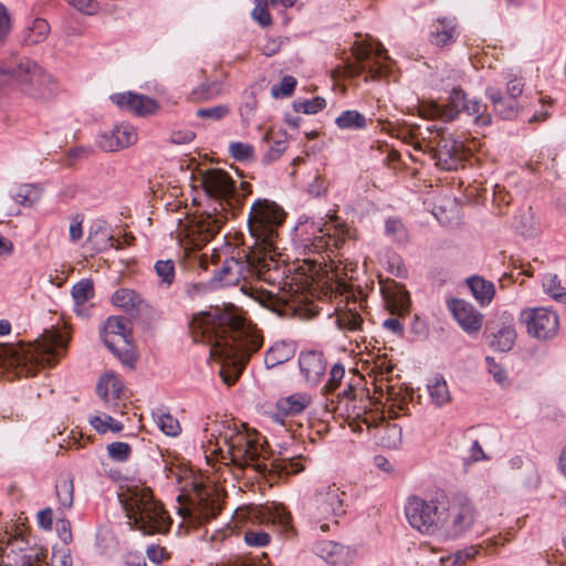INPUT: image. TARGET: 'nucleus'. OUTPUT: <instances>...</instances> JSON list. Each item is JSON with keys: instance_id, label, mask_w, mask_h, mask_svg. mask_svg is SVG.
Returning a JSON list of instances; mask_svg holds the SVG:
<instances>
[{"instance_id": "obj_1", "label": "nucleus", "mask_w": 566, "mask_h": 566, "mask_svg": "<svg viewBox=\"0 0 566 566\" xmlns=\"http://www.w3.org/2000/svg\"><path fill=\"white\" fill-rule=\"evenodd\" d=\"M188 326L193 342L210 345V355L222 364L220 376L229 386L235 384L251 355L263 345V338L249 333L233 308L211 307L193 315Z\"/></svg>"}, {"instance_id": "obj_2", "label": "nucleus", "mask_w": 566, "mask_h": 566, "mask_svg": "<svg viewBox=\"0 0 566 566\" xmlns=\"http://www.w3.org/2000/svg\"><path fill=\"white\" fill-rule=\"evenodd\" d=\"M119 500L130 528L147 535L169 532L172 521L163 505L154 499L150 488L130 486L125 494L119 496Z\"/></svg>"}, {"instance_id": "obj_3", "label": "nucleus", "mask_w": 566, "mask_h": 566, "mask_svg": "<svg viewBox=\"0 0 566 566\" xmlns=\"http://www.w3.org/2000/svg\"><path fill=\"white\" fill-rule=\"evenodd\" d=\"M244 270L250 275L270 285H279L285 274L284 268L273 256L265 259L256 253V250L251 249L245 254L244 261H239L235 258L226 259L222 265L213 272L209 280V286L212 290H218L235 285L243 276Z\"/></svg>"}, {"instance_id": "obj_4", "label": "nucleus", "mask_w": 566, "mask_h": 566, "mask_svg": "<svg viewBox=\"0 0 566 566\" xmlns=\"http://www.w3.org/2000/svg\"><path fill=\"white\" fill-rule=\"evenodd\" d=\"M285 212L273 201L258 199L251 207L248 227L254 244L251 248L256 253L269 259L274 251L277 228L284 222Z\"/></svg>"}, {"instance_id": "obj_5", "label": "nucleus", "mask_w": 566, "mask_h": 566, "mask_svg": "<svg viewBox=\"0 0 566 566\" xmlns=\"http://www.w3.org/2000/svg\"><path fill=\"white\" fill-rule=\"evenodd\" d=\"M65 349L66 342L60 333L46 332L33 345L29 346L21 356L12 359L18 365H23L22 371L29 377L35 375L38 367L55 366L64 355Z\"/></svg>"}, {"instance_id": "obj_6", "label": "nucleus", "mask_w": 566, "mask_h": 566, "mask_svg": "<svg viewBox=\"0 0 566 566\" xmlns=\"http://www.w3.org/2000/svg\"><path fill=\"white\" fill-rule=\"evenodd\" d=\"M446 511H448V501L444 495L428 501L413 495L405 505V514L411 527L428 535L440 533L446 520Z\"/></svg>"}, {"instance_id": "obj_7", "label": "nucleus", "mask_w": 566, "mask_h": 566, "mask_svg": "<svg viewBox=\"0 0 566 566\" xmlns=\"http://www.w3.org/2000/svg\"><path fill=\"white\" fill-rule=\"evenodd\" d=\"M343 492L336 484L322 486L306 504V512L311 521L319 524L322 532L329 530L328 521L337 525V518L346 513Z\"/></svg>"}, {"instance_id": "obj_8", "label": "nucleus", "mask_w": 566, "mask_h": 566, "mask_svg": "<svg viewBox=\"0 0 566 566\" xmlns=\"http://www.w3.org/2000/svg\"><path fill=\"white\" fill-rule=\"evenodd\" d=\"M104 345L126 366L133 367L136 355L133 346L132 322L124 316L106 319L102 333Z\"/></svg>"}, {"instance_id": "obj_9", "label": "nucleus", "mask_w": 566, "mask_h": 566, "mask_svg": "<svg viewBox=\"0 0 566 566\" xmlns=\"http://www.w3.org/2000/svg\"><path fill=\"white\" fill-rule=\"evenodd\" d=\"M228 446L231 462L240 468H253L260 473L266 471V464L260 462L262 446L249 433L233 430L223 436Z\"/></svg>"}, {"instance_id": "obj_10", "label": "nucleus", "mask_w": 566, "mask_h": 566, "mask_svg": "<svg viewBox=\"0 0 566 566\" xmlns=\"http://www.w3.org/2000/svg\"><path fill=\"white\" fill-rule=\"evenodd\" d=\"M476 510L465 495L453 497L452 504H448L446 520L440 533L448 538H457L471 530L475 522Z\"/></svg>"}, {"instance_id": "obj_11", "label": "nucleus", "mask_w": 566, "mask_h": 566, "mask_svg": "<svg viewBox=\"0 0 566 566\" xmlns=\"http://www.w3.org/2000/svg\"><path fill=\"white\" fill-rule=\"evenodd\" d=\"M10 73L22 85V90L33 97H46L52 91L51 76L29 59L21 60Z\"/></svg>"}, {"instance_id": "obj_12", "label": "nucleus", "mask_w": 566, "mask_h": 566, "mask_svg": "<svg viewBox=\"0 0 566 566\" xmlns=\"http://www.w3.org/2000/svg\"><path fill=\"white\" fill-rule=\"evenodd\" d=\"M200 182L206 195L218 201L223 210L226 206H232L237 188L235 181L227 171L220 168L208 169L202 172Z\"/></svg>"}, {"instance_id": "obj_13", "label": "nucleus", "mask_w": 566, "mask_h": 566, "mask_svg": "<svg viewBox=\"0 0 566 566\" xmlns=\"http://www.w3.org/2000/svg\"><path fill=\"white\" fill-rule=\"evenodd\" d=\"M521 321L526 325L528 334L537 339H551L558 333L557 313L545 307L524 310Z\"/></svg>"}, {"instance_id": "obj_14", "label": "nucleus", "mask_w": 566, "mask_h": 566, "mask_svg": "<svg viewBox=\"0 0 566 566\" xmlns=\"http://www.w3.org/2000/svg\"><path fill=\"white\" fill-rule=\"evenodd\" d=\"M485 337L492 349L501 353L511 350L516 339L513 316L503 312L496 319L488 322Z\"/></svg>"}, {"instance_id": "obj_15", "label": "nucleus", "mask_w": 566, "mask_h": 566, "mask_svg": "<svg viewBox=\"0 0 566 566\" xmlns=\"http://www.w3.org/2000/svg\"><path fill=\"white\" fill-rule=\"evenodd\" d=\"M355 57L357 63L353 66V73L355 75L367 73L371 78H378L385 72V66L378 61V59H389L387 50L380 43H378L376 49L371 45H361L357 48L355 51Z\"/></svg>"}, {"instance_id": "obj_16", "label": "nucleus", "mask_w": 566, "mask_h": 566, "mask_svg": "<svg viewBox=\"0 0 566 566\" xmlns=\"http://www.w3.org/2000/svg\"><path fill=\"white\" fill-rule=\"evenodd\" d=\"M431 143V155L437 160V165L446 170L457 169L460 164V147L451 135L438 133Z\"/></svg>"}, {"instance_id": "obj_17", "label": "nucleus", "mask_w": 566, "mask_h": 566, "mask_svg": "<svg viewBox=\"0 0 566 566\" xmlns=\"http://www.w3.org/2000/svg\"><path fill=\"white\" fill-rule=\"evenodd\" d=\"M97 145L104 151H117L137 142V133L129 124H118L97 136Z\"/></svg>"}, {"instance_id": "obj_18", "label": "nucleus", "mask_w": 566, "mask_h": 566, "mask_svg": "<svg viewBox=\"0 0 566 566\" xmlns=\"http://www.w3.org/2000/svg\"><path fill=\"white\" fill-rule=\"evenodd\" d=\"M111 99L120 109L132 112L137 116L153 115L159 108V104L156 99L133 92L113 94Z\"/></svg>"}, {"instance_id": "obj_19", "label": "nucleus", "mask_w": 566, "mask_h": 566, "mask_svg": "<svg viewBox=\"0 0 566 566\" xmlns=\"http://www.w3.org/2000/svg\"><path fill=\"white\" fill-rule=\"evenodd\" d=\"M314 553L326 563L334 566H347L356 558V549L334 541H318Z\"/></svg>"}, {"instance_id": "obj_20", "label": "nucleus", "mask_w": 566, "mask_h": 566, "mask_svg": "<svg viewBox=\"0 0 566 566\" xmlns=\"http://www.w3.org/2000/svg\"><path fill=\"white\" fill-rule=\"evenodd\" d=\"M449 308L467 333H476L482 327L483 315L472 304L460 298H453L449 302Z\"/></svg>"}, {"instance_id": "obj_21", "label": "nucleus", "mask_w": 566, "mask_h": 566, "mask_svg": "<svg viewBox=\"0 0 566 566\" xmlns=\"http://www.w3.org/2000/svg\"><path fill=\"white\" fill-rule=\"evenodd\" d=\"M298 366L301 374L311 385L318 384L326 371L324 355L316 350L301 353L298 357Z\"/></svg>"}, {"instance_id": "obj_22", "label": "nucleus", "mask_w": 566, "mask_h": 566, "mask_svg": "<svg viewBox=\"0 0 566 566\" xmlns=\"http://www.w3.org/2000/svg\"><path fill=\"white\" fill-rule=\"evenodd\" d=\"M459 36L454 19L440 18L431 25L429 41L438 48H444L455 42Z\"/></svg>"}, {"instance_id": "obj_23", "label": "nucleus", "mask_w": 566, "mask_h": 566, "mask_svg": "<svg viewBox=\"0 0 566 566\" xmlns=\"http://www.w3.org/2000/svg\"><path fill=\"white\" fill-rule=\"evenodd\" d=\"M485 95L491 101L495 114L502 119H513L517 116V101L505 97L500 88L486 87Z\"/></svg>"}, {"instance_id": "obj_24", "label": "nucleus", "mask_w": 566, "mask_h": 566, "mask_svg": "<svg viewBox=\"0 0 566 566\" xmlns=\"http://www.w3.org/2000/svg\"><path fill=\"white\" fill-rule=\"evenodd\" d=\"M470 99L465 92L460 87H453L448 97V103L439 107L440 116L446 122L454 120L461 112H465Z\"/></svg>"}, {"instance_id": "obj_25", "label": "nucleus", "mask_w": 566, "mask_h": 566, "mask_svg": "<svg viewBox=\"0 0 566 566\" xmlns=\"http://www.w3.org/2000/svg\"><path fill=\"white\" fill-rule=\"evenodd\" d=\"M87 242L92 243L97 252L109 248L120 249L119 242L114 238L105 221H99L90 229Z\"/></svg>"}, {"instance_id": "obj_26", "label": "nucleus", "mask_w": 566, "mask_h": 566, "mask_svg": "<svg viewBox=\"0 0 566 566\" xmlns=\"http://www.w3.org/2000/svg\"><path fill=\"white\" fill-rule=\"evenodd\" d=\"M296 348L291 342H276L271 346L264 356V364L268 369L282 365L295 355Z\"/></svg>"}, {"instance_id": "obj_27", "label": "nucleus", "mask_w": 566, "mask_h": 566, "mask_svg": "<svg viewBox=\"0 0 566 566\" xmlns=\"http://www.w3.org/2000/svg\"><path fill=\"white\" fill-rule=\"evenodd\" d=\"M467 284L480 305L485 306L492 302L495 295V286L491 281L474 275L467 280Z\"/></svg>"}, {"instance_id": "obj_28", "label": "nucleus", "mask_w": 566, "mask_h": 566, "mask_svg": "<svg viewBox=\"0 0 566 566\" xmlns=\"http://www.w3.org/2000/svg\"><path fill=\"white\" fill-rule=\"evenodd\" d=\"M50 33V25L46 20L36 18L28 24L21 35L24 45H35L43 42Z\"/></svg>"}, {"instance_id": "obj_29", "label": "nucleus", "mask_w": 566, "mask_h": 566, "mask_svg": "<svg viewBox=\"0 0 566 566\" xmlns=\"http://www.w3.org/2000/svg\"><path fill=\"white\" fill-rule=\"evenodd\" d=\"M262 143L270 144L262 157V164L264 165H270L277 160L287 148L285 133L281 138L274 139L273 132L269 130L263 135Z\"/></svg>"}, {"instance_id": "obj_30", "label": "nucleus", "mask_w": 566, "mask_h": 566, "mask_svg": "<svg viewBox=\"0 0 566 566\" xmlns=\"http://www.w3.org/2000/svg\"><path fill=\"white\" fill-rule=\"evenodd\" d=\"M380 444L388 449H398L402 444V429L396 423L382 421L379 427Z\"/></svg>"}, {"instance_id": "obj_31", "label": "nucleus", "mask_w": 566, "mask_h": 566, "mask_svg": "<svg viewBox=\"0 0 566 566\" xmlns=\"http://www.w3.org/2000/svg\"><path fill=\"white\" fill-rule=\"evenodd\" d=\"M123 382L114 375L101 378L97 384V395L105 401L115 400L120 397L123 391Z\"/></svg>"}, {"instance_id": "obj_32", "label": "nucleus", "mask_w": 566, "mask_h": 566, "mask_svg": "<svg viewBox=\"0 0 566 566\" xmlns=\"http://www.w3.org/2000/svg\"><path fill=\"white\" fill-rule=\"evenodd\" d=\"M431 402L437 407H443L451 400L447 381L442 376H434L428 384Z\"/></svg>"}, {"instance_id": "obj_33", "label": "nucleus", "mask_w": 566, "mask_h": 566, "mask_svg": "<svg viewBox=\"0 0 566 566\" xmlns=\"http://www.w3.org/2000/svg\"><path fill=\"white\" fill-rule=\"evenodd\" d=\"M335 124L339 129L359 130L366 128L367 119L358 111L347 109L336 117Z\"/></svg>"}, {"instance_id": "obj_34", "label": "nucleus", "mask_w": 566, "mask_h": 566, "mask_svg": "<svg viewBox=\"0 0 566 566\" xmlns=\"http://www.w3.org/2000/svg\"><path fill=\"white\" fill-rule=\"evenodd\" d=\"M42 189L34 184H24L12 191V199L24 207H32L41 198Z\"/></svg>"}, {"instance_id": "obj_35", "label": "nucleus", "mask_w": 566, "mask_h": 566, "mask_svg": "<svg viewBox=\"0 0 566 566\" xmlns=\"http://www.w3.org/2000/svg\"><path fill=\"white\" fill-rule=\"evenodd\" d=\"M308 403L305 395L295 394L277 401V410L284 416H294L301 413Z\"/></svg>"}, {"instance_id": "obj_36", "label": "nucleus", "mask_w": 566, "mask_h": 566, "mask_svg": "<svg viewBox=\"0 0 566 566\" xmlns=\"http://www.w3.org/2000/svg\"><path fill=\"white\" fill-rule=\"evenodd\" d=\"M465 113L473 118L476 127H488L492 124V116L488 105L478 99H470Z\"/></svg>"}, {"instance_id": "obj_37", "label": "nucleus", "mask_w": 566, "mask_h": 566, "mask_svg": "<svg viewBox=\"0 0 566 566\" xmlns=\"http://www.w3.org/2000/svg\"><path fill=\"white\" fill-rule=\"evenodd\" d=\"M363 324V317L356 310L342 311L337 314L336 317V325L340 331H361Z\"/></svg>"}, {"instance_id": "obj_38", "label": "nucleus", "mask_w": 566, "mask_h": 566, "mask_svg": "<svg viewBox=\"0 0 566 566\" xmlns=\"http://www.w3.org/2000/svg\"><path fill=\"white\" fill-rule=\"evenodd\" d=\"M153 416L156 418V423L158 428L166 436L177 437L180 433V423L170 413L164 412L163 410L159 409L156 412H154Z\"/></svg>"}, {"instance_id": "obj_39", "label": "nucleus", "mask_w": 566, "mask_h": 566, "mask_svg": "<svg viewBox=\"0 0 566 566\" xmlns=\"http://www.w3.org/2000/svg\"><path fill=\"white\" fill-rule=\"evenodd\" d=\"M112 302L115 306L128 311L135 308L142 302V297L134 290L119 289L113 294Z\"/></svg>"}, {"instance_id": "obj_40", "label": "nucleus", "mask_w": 566, "mask_h": 566, "mask_svg": "<svg viewBox=\"0 0 566 566\" xmlns=\"http://www.w3.org/2000/svg\"><path fill=\"white\" fill-rule=\"evenodd\" d=\"M72 296L76 305H83L94 297V283L91 279H83L72 287Z\"/></svg>"}, {"instance_id": "obj_41", "label": "nucleus", "mask_w": 566, "mask_h": 566, "mask_svg": "<svg viewBox=\"0 0 566 566\" xmlns=\"http://www.w3.org/2000/svg\"><path fill=\"white\" fill-rule=\"evenodd\" d=\"M543 287L554 300L566 303V290L556 274H546L543 279Z\"/></svg>"}, {"instance_id": "obj_42", "label": "nucleus", "mask_w": 566, "mask_h": 566, "mask_svg": "<svg viewBox=\"0 0 566 566\" xmlns=\"http://www.w3.org/2000/svg\"><path fill=\"white\" fill-rule=\"evenodd\" d=\"M230 156L241 163H250L255 159L254 147L242 142H232L229 145Z\"/></svg>"}, {"instance_id": "obj_43", "label": "nucleus", "mask_w": 566, "mask_h": 566, "mask_svg": "<svg viewBox=\"0 0 566 566\" xmlns=\"http://www.w3.org/2000/svg\"><path fill=\"white\" fill-rule=\"evenodd\" d=\"M388 298L390 300L395 311L399 312V314L409 312L410 296L403 285L395 284V290L390 295H388Z\"/></svg>"}, {"instance_id": "obj_44", "label": "nucleus", "mask_w": 566, "mask_h": 566, "mask_svg": "<svg viewBox=\"0 0 566 566\" xmlns=\"http://www.w3.org/2000/svg\"><path fill=\"white\" fill-rule=\"evenodd\" d=\"M55 491L60 504L65 509H70L73 505V480L69 478L60 479L55 485Z\"/></svg>"}, {"instance_id": "obj_45", "label": "nucleus", "mask_w": 566, "mask_h": 566, "mask_svg": "<svg viewBox=\"0 0 566 566\" xmlns=\"http://www.w3.org/2000/svg\"><path fill=\"white\" fill-rule=\"evenodd\" d=\"M292 106L296 113L316 114L326 107V99L321 96L312 99H295Z\"/></svg>"}, {"instance_id": "obj_46", "label": "nucleus", "mask_w": 566, "mask_h": 566, "mask_svg": "<svg viewBox=\"0 0 566 566\" xmlns=\"http://www.w3.org/2000/svg\"><path fill=\"white\" fill-rule=\"evenodd\" d=\"M385 233L391 240L403 243L408 240L407 230L398 218H388L385 222Z\"/></svg>"}, {"instance_id": "obj_47", "label": "nucleus", "mask_w": 566, "mask_h": 566, "mask_svg": "<svg viewBox=\"0 0 566 566\" xmlns=\"http://www.w3.org/2000/svg\"><path fill=\"white\" fill-rule=\"evenodd\" d=\"M90 423L98 433H106L107 431L120 432L124 429L122 422L107 415L104 418L95 416L90 420Z\"/></svg>"}, {"instance_id": "obj_48", "label": "nucleus", "mask_w": 566, "mask_h": 566, "mask_svg": "<svg viewBox=\"0 0 566 566\" xmlns=\"http://www.w3.org/2000/svg\"><path fill=\"white\" fill-rule=\"evenodd\" d=\"M220 506L217 504L214 500L209 497H205L200 500L198 505V521L199 523H207L212 518L217 517L220 513Z\"/></svg>"}, {"instance_id": "obj_49", "label": "nucleus", "mask_w": 566, "mask_h": 566, "mask_svg": "<svg viewBox=\"0 0 566 566\" xmlns=\"http://www.w3.org/2000/svg\"><path fill=\"white\" fill-rule=\"evenodd\" d=\"M478 554L475 546H469L463 549L457 551L453 555L442 559L443 566H464L470 559H473Z\"/></svg>"}, {"instance_id": "obj_50", "label": "nucleus", "mask_w": 566, "mask_h": 566, "mask_svg": "<svg viewBox=\"0 0 566 566\" xmlns=\"http://www.w3.org/2000/svg\"><path fill=\"white\" fill-rule=\"evenodd\" d=\"M106 449L109 459L116 462H126L132 457V447L127 442H112Z\"/></svg>"}, {"instance_id": "obj_51", "label": "nucleus", "mask_w": 566, "mask_h": 566, "mask_svg": "<svg viewBox=\"0 0 566 566\" xmlns=\"http://www.w3.org/2000/svg\"><path fill=\"white\" fill-rule=\"evenodd\" d=\"M155 271L160 284L170 286L175 280V263L172 260H159L155 263Z\"/></svg>"}, {"instance_id": "obj_52", "label": "nucleus", "mask_w": 566, "mask_h": 566, "mask_svg": "<svg viewBox=\"0 0 566 566\" xmlns=\"http://www.w3.org/2000/svg\"><path fill=\"white\" fill-rule=\"evenodd\" d=\"M317 231L321 234H314L312 239H306L307 241H311V248L314 252L319 253L328 249L332 243L338 248V241L334 239L329 233L325 232L323 227L317 228Z\"/></svg>"}, {"instance_id": "obj_53", "label": "nucleus", "mask_w": 566, "mask_h": 566, "mask_svg": "<svg viewBox=\"0 0 566 566\" xmlns=\"http://www.w3.org/2000/svg\"><path fill=\"white\" fill-rule=\"evenodd\" d=\"M297 81L292 75H285L282 77L279 84L271 87V94L274 98L282 96H291L295 90Z\"/></svg>"}, {"instance_id": "obj_54", "label": "nucleus", "mask_w": 566, "mask_h": 566, "mask_svg": "<svg viewBox=\"0 0 566 566\" xmlns=\"http://www.w3.org/2000/svg\"><path fill=\"white\" fill-rule=\"evenodd\" d=\"M221 220L218 218H213L208 214L205 219H201L197 227L198 230L205 234V239L209 240L213 238L221 229Z\"/></svg>"}, {"instance_id": "obj_55", "label": "nucleus", "mask_w": 566, "mask_h": 566, "mask_svg": "<svg viewBox=\"0 0 566 566\" xmlns=\"http://www.w3.org/2000/svg\"><path fill=\"white\" fill-rule=\"evenodd\" d=\"M230 113V107L226 104L216 105L207 108H199L196 112L197 117L211 120H220Z\"/></svg>"}, {"instance_id": "obj_56", "label": "nucleus", "mask_w": 566, "mask_h": 566, "mask_svg": "<svg viewBox=\"0 0 566 566\" xmlns=\"http://www.w3.org/2000/svg\"><path fill=\"white\" fill-rule=\"evenodd\" d=\"M345 376V367L340 364H334L329 371V378L324 386V390L327 394L334 392L340 385L342 379Z\"/></svg>"}, {"instance_id": "obj_57", "label": "nucleus", "mask_w": 566, "mask_h": 566, "mask_svg": "<svg viewBox=\"0 0 566 566\" xmlns=\"http://www.w3.org/2000/svg\"><path fill=\"white\" fill-rule=\"evenodd\" d=\"M255 2L256 6L252 10L253 19L263 27L270 25L272 23V17L268 10V6L271 4V2L265 0H255Z\"/></svg>"}, {"instance_id": "obj_58", "label": "nucleus", "mask_w": 566, "mask_h": 566, "mask_svg": "<svg viewBox=\"0 0 566 566\" xmlns=\"http://www.w3.org/2000/svg\"><path fill=\"white\" fill-rule=\"evenodd\" d=\"M271 541L270 534L263 531L249 530L244 534V542L252 547H264Z\"/></svg>"}, {"instance_id": "obj_59", "label": "nucleus", "mask_w": 566, "mask_h": 566, "mask_svg": "<svg viewBox=\"0 0 566 566\" xmlns=\"http://www.w3.org/2000/svg\"><path fill=\"white\" fill-rule=\"evenodd\" d=\"M51 566H72V556L67 547H53Z\"/></svg>"}, {"instance_id": "obj_60", "label": "nucleus", "mask_w": 566, "mask_h": 566, "mask_svg": "<svg viewBox=\"0 0 566 566\" xmlns=\"http://www.w3.org/2000/svg\"><path fill=\"white\" fill-rule=\"evenodd\" d=\"M56 533L64 545H69L73 541L71 522L67 518L56 521Z\"/></svg>"}, {"instance_id": "obj_61", "label": "nucleus", "mask_w": 566, "mask_h": 566, "mask_svg": "<svg viewBox=\"0 0 566 566\" xmlns=\"http://www.w3.org/2000/svg\"><path fill=\"white\" fill-rule=\"evenodd\" d=\"M388 399L391 401L390 412L392 417L397 418L398 413L395 411L397 408L399 411H403L407 408V399L400 392H396L392 388L388 391Z\"/></svg>"}, {"instance_id": "obj_62", "label": "nucleus", "mask_w": 566, "mask_h": 566, "mask_svg": "<svg viewBox=\"0 0 566 566\" xmlns=\"http://www.w3.org/2000/svg\"><path fill=\"white\" fill-rule=\"evenodd\" d=\"M70 4L80 12L85 14H94L98 10V2L96 0H69Z\"/></svg>"}, {"instance_id": "obj_63", "label": "nucleus", "mask_w": 566, "mask_h": 566, "mask_svg": "<svg viewBox=\"0 0 566 566\" xmlns=\"http://www.w3.org/2000/svg\"><path fill=\"white\" fill-rule=\"evenodd\" d=\"M308 193L315 198L324 196L327 191V182L321 176H316L308 185Z\"/></svg>"}, {"instance_id": "obj_64", "label": "nucleus", "mask_w": 566, "mask_h": 566, "mask_svg": "<svg viewBox=\"0 0 566 566\" xmlns=\"http://www.w3.org/2000/svg\"><path fill=\"white\" fill-rule=\"evenodd\" d=\"M82 223H83V218H81L78 214H76L75 217L72 218L70 229H69L70 240L72 242H77L82 239V237H83Z\"/></svg>"}]
</instances>
